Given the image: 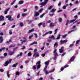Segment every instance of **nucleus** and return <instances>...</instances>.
<instances>
[{
    "label": "nucleus",
    "instance_id": "59",
    "mask_svg": "<svg viewBox=\"0 0 80 80\" xmlns=\"http://www.w3.org/2000/svg\"><path fill=\"white\" fill-rule=\"evenodd\" d=\"M63 70H64V68L62 67L61 68V71H63Z\"/></svg>",
    "mask_w": 80,
    "mask_h": 80
},
{
    "label": "nucleus",
    "instance_id": "38",
    "mask_svg": "<svg viewBox=\"0 0 80 80\" xmlns=\"http://www.w3.org/2000/svg\"><path fill=\"white\" fill-rule=\"evenodd\" d=\"M20 17V14H18L17 16V18H19Z\"/></svg>",
    "mask_w": 80,
    "mask_h": 80
},
{
    "label": "nucleus",
    "instance_id": "46",
    "mask_svg": "<svg viewBox=\"0 0 80 80\" xmlns=\"http://www.w3.org/2000/svg\"><path fill=\"white\" fill-rule=\"evenodd\" d=\"M54 56L56 57H58V53H54Z\"/></svg>",
    "mask_w": 80,
    "mask_h": 80
},
{
    "label": "nucleus",
    "instance_id": "9",
    "mask_svg": "<svg viewBox=\"0 0 80 80\" xmlns=\"http://www.w3.org/2000/svg\"><path fill=\"white\" fill-rule=\"evenodd\" d=\"M49 62L48 61H46L44 62V64L45 65V67L47 66V67H48V64H49Z\"/></svg>",
    "mask_w": 80,
    "mask_h": 80
},
{
    "label": "nucleus",
    "instance_id": "55",
    "mask_svg": "<svg viewBox=\"0 0 80 80\" xmlns=\"http://www.w3.org/2000/svg\"><path fill=\"white\" fill-rule=\"evenodd\" d=\"M76 28V26H73V27H72V28H71V29H73V28Z\"/></svg>",
    "mask_w": 80,
    "mask_h": 80
},
{
    "label": "nucleus",
    "instance_id": "63",
    "mask_svg": "<svg viewBox=\"0 0 80 80\" xmlns=\"http://www.w3.org/2000/svg\"><path fill=\"white\" fill-rule=\"evenodd\" d=\"M37 49H35L34 50V51H33L34 53H36L37 52Z\"/></svg>",
    "mask_w": 80,
    "mask_h": 80
},
{
    "label": "nucleus",
    "instance_id": "8",
    "mask_svg": "<svg viewBox=\"0 0 80 80\" xmlns=\"http://www.w3.org/2000/svg\"><path fill=\"white\" fill-rule=\"evenodd\" d=\"M4 20V17L2 15L0 16V21H3Z\"/></svg>",
    "mask_w": 80,
    "mask_h": 80
},
{
    "label": "nucleus",
    "instance_id": "57",
    "mask_svg": "<svg viewBox=\"0 0 80 80\" xmlns=\"http://www.w3.org/2000/svg\"><path fill=\"white\" fill-rule=\"evenodd\" d=\"M41 56H42V57H44L45 56V54H42Z\"/></svg>",
    "mask_w": 80,
    "mask_h": 80
},
{
    "label": "nucleus",
    "instance_id": "43",
    "mask_svg": "<svg viewBox=\"0 0 80 80\" xmlns=\"http://www.w3.org/2000/svg\"><path fill=\"white\" fill-rule=\"evenodd\" d=\"M20 26L21 27H23V23L21 22L20 23Z\"/></svg>",
    "mask_w": 80,
    "mask_h": 80
},
{
    "label": "nucleus",
    "instance_id": "26",
    "mask_svg": "<svg viewBox=\"0 0 80 80\" xmlns=\"http://www.w3.org/2000/svg\"><path fill=\"white\" fill-rule=\"evenodd\" d=\"M42 25L43 28H45V23L42 22Z\"/></svg>",
    "mask_w": 80,
    "mask_h": 80
},
{
    "label": "nucleus",
    "instance_id": "24",
    "mask_svg": "<svg viewBox=\"0 0 80 80\" xmlns=\"http://www.w3.org/2000/svg\"><path fill=\"white\" fill-rule=\"evenodd\" d=\"M45 13H43L39 17L40 18H42L43 17V16H44V15H45Z\"/></svg>",
    "mask_w": 80,
    "mask_h": 80
},
{
    "label": "nucleus",
    "instance_id": "11",
    "mask_svg": "<svg viewBox=\"0 0 80 80\" xmlns=\"http://www.w3.org/2000/svg\"><path fill=\"white\" fill-rule=\"evenodd\" d=\"M34 31V29H32L30 30L28 32V34H29L30 33H31V32H33Z\"/></svg>",
    "mask_w": 80,
    "mask_h": 80
},
{
    "label": "nucleus",
    "instance_id": "54",
    "mask_svg": "<svg viewBox=\"0 0 80 80\" xmlns=\"http://www.w3.org/2000/svg\"><path fill=\"white\" fill-rule=\"evenodd\" d=\"M79 42H80V40H77L76 42V43H77L78 44V43H79Z\"/></svg>",
    "mask_w": 80,
    "mask_h": 80
},
{
    "label": "nucleus",
    "instance_id": "16",
    "mask_svg": "<svg viewBox=\"0 0 80 80\" xmlns=\"http://www.w3.org/2000/svg\"><path fill=\"white\" fill-rule=\"evenodd\" d=\"M3 41V37H0V42H2Z\"/></svg>",
    "mask_w": 80,
    "mask_h": 80
},
{
    "label": "nucleus",
    "instance_id": "40",
    "mask_svg": "<svg viewBox=\"0 0 80 80\" xmlns=\"http://www.w3.org/2000/svg\"><path fill=\"white\" fill-rule=\"evenodd\" d=\"M16 75H19V74H20V72H17L16 73Z\"/></svg>",
    "mask_w": 80,
    "mask_h": 80
},
{
    "label": "nucleus",
    "instance_id": "36",
    "mask_svg": "<svg viewBox=\"0 0 80 80\" xmlns=\"http://www.w3.org/2000/svg\"><path fill=\"white\" fill-rule=\"evenodd\" d=\"M18 48V47H16V48H14L13 49V52H15V50H17V49Z\"/></svg>",
    "mask_w": 80,
    "mask_h": 80
},
{
    "label": "nucleus",
    "instance_id": "48",
    "mask_svg": "<svg viewBox=\"0 0 80 80\" xmlns=\"http://www.w3.org/2000/svg\"><path fill=\"white\" fill-rule=\"evenodd\" d=\"M16 0H15L11 4V5H13L14 3H15V1H16Z\"/></svg>",
    "mask_w": 80,
    "mask_h": 80
},
{
    "label": "nucleus",
    "instance_id": "28",
    "mask_svg": "<svg viewBox=\"0 0 80 80\" xmlns=\"http://www.w3.org/2000/svg\"><path fill=\"white\" fill-rule=\"evenodd\" d=\"M22 3H23V1H21L19 2V4H22Z\"/></svg>",
    "mask_w": 80,
    "mask_h": 80
},
{
    "label": "nucleus",
    "instance_id": "60",
    "mask_svg": "<svg viewBox=\"0 0 80 80\" xmlns=\"http://www.w3.org/2000/svg\"><path fill=\"white\" fill-rule=\"evenodd\" d=\"M34 35L35 36L36 38H37L38 37V36L37 35V33H34Z\"/></svg>",
    "mask_w": 80,
    "mask_h": 80
},
{
    "label": "nucleus",
    "instance_id": "37",
    "mask_svg": "<svg viewBox=\"0 0 80 80\" xmlns=\"http://www.w3.org/2000/svg\"><path fill=\"white\" fill-rule=\"evenodd\" d=\"M58 22H62V18H60L59 19Z\"/></svg>",
    "mask_w": 80,
    "mask_h": 80
},
{
    "label": "nucleus",
    "instance_id": "5",
    "mask_svg": "<svg viewBox=\"0 0 80 80\" xmlns=\"http://www.w3.org/2000/svg\"><path fill=\"white\" fill-rule=\"evenodd\" d=\"M49 33H50V34H52V31H50L49 32H46L45 34H43L42 35V36L43 37H44V36H45V35H47V34H48Z\"/></svg>",
    "mask_w": 80,
    "mask_h": 80
},
{
    "label": "nucleus",
    "instance_id": "25",
    "mask_svg": "<svg viewBox=\"0 0 80 80\" xmlns=\"http://www.w3.org/2000/svg\"><path fill=\"white\" fill-rule=\"evenodd\" d=\"M43 8H41V9H40L38 12H39V13H42V11H43Z\"/></svg>",
    "mask_w": 80,
    "mask_h": 80
},
{
    "label": "nucleus",
    "instance_id": "58",
    "mask_svg": "<svg viewBox=\"0 0 80 80\" xmlns=\"http://www.w3.org/2000/svg\"><path fill=\"white\" fill-rule=\"evenodd\" d=\"M74 32V30H72V31H71L69 32H68V33H71V32Z\"/></svg>",
    "mask_w": 80,
    "mask_h": 80
},
{
    "label": "nucleus",
    "instance_id": "34",
    "mask_svg": "<svg viewBox=\"0 0 80 80\" xmlns=\"http://www.w3.org/2000/svg\"><path fill=\"white\" fill-rule=\"evenodd\" d=\"M32 68L33 70H34V69L35 70H36V69H37V67L35 66H33L32 67Z\"/></svg>",
    "mask_w": 80,
    "mask_h": 80
},
{
    "label": "nucleus",
    "instance_id": "64",
    "mask_svg": "<svg viewBox=\"0 0 80 80\" xmlns=\"http://www.w3.org/2000/svg\"><path fill=\"white\" fill-rule=\"evenodd\" d=\"M7 55H8V54H7V53H4V56H6Z\"/></svg>",
    "mask_w": 80,
    "mask_h": 80
},
{
    "label": "nucleus",
    "instance_id": "52",
    "mask_svg": "<svg viewBox=\"0 0 80 80\" xmlns=\"http://www.w3.org/2000/svg\"><path fill=\"white\" fill-rule=\"evenodd\" d=\"M39 73H40V71H38L37 72V73L36 74L37 76H38L39 75Z\"/></svg>",
    "mask_w": 80,
    "mask_h": 80
},
{
    "label": "nucleus",
    "instance_id": "51",
    "mask_svg": "<svg viewBox=\"0 0 80 80\" xmlns=\"http://www.w3.org/2000/svg\"><path fill=\"white\" fill-rule=\"evenodd\" d=\"M1 49L2 50H2H5V49H6V48H5V47H3Z\"/></svg>",
    "mask_w": 80,
    "mask_h": 80
},
{
    "label": "nucleus",
    "instance_id": "41",
    "mask_svg": "<svg viewBox=\"0 0 80 80\" xmlns=\"http://www.w3.org/2000/svg\"><path fill=\"white\" fill-rule=\"evenodd\" d=\"M34 9L35 10H38V7L37 6H36L34 8Z\"/></svg>",
    "mask_w": 80,
    "mask_h": 80
},
{
    "label": "nucleus",
    "instance_id": "61",
    "mask_svg": "<svg viewBox=\"0 0 80 80\" xmlns=\"http://www.w3.org/2000/svg\"><path fill=\"white\" fill-rule=\"evenodd\" d=\"M60 43L61 44H62V43H63L64 42H63V41H62V40H61L60 41Z\"/></svg>",
    "mask_w": 80,
    "mask_h": 80
},
{
    "label": "nucleus",
    "instance_id": "19",
    "mask_svg": "<svg viewBox=\"0 0 80 80\" xmlns=\"http://www.w3.org/2000/svg\"><path fill=\"white\" fill-rule=\"evenodd\" d=\"M57 10V9H55L54 8H52L51 11V12H52V13H53V12H54L55 11H56Z\"/></svg>",
    "mask_w": 80,
    "mask_h": 80
},
{
    "label": "nucleus",
    "instance_id": "17",
    "mask_svg": "<svg viewBox=\"0 0 80 80\" xmlns=\"http://www.w3.org/2000/svg\"><path fill=\"white\" fill-rule=\"evenodd\" d=\"M9 8H8L6 10H5L4 11V14H7V12H8V10H9Z\"/></svg>",
    "mask_w": 80,
    "mask_h": 80
},
{
    "label": "nucleus",
    "instance_id": "53",
    "mask_svg": "<svg viewBox=\"0 0 80 80\" xmlns=\"http://www.w3.org/2000/svg\"><path fill=\"white\" fill-rule=\"evenodd\" d=\"M30 62V60H28V61H26L25 62V63H28V62Z\"/></svg>",
    "mask_w": 80,
    "mask_h": 80
},
{
    "label": "nucleus",
    "instance_id": "47",
    "mask_svg": "<svg viewBox=\"0 0 80 80\" xmlns=\"http://www.w3.org/2000/svg\"><path fill=\"white\" fill-rule=\"evenodd\" d=\"M43 22H40V23H39L38 24V26H41V25H42V23Z\"/></svg>",
    "mask_w": 80,
    "mask_h": 80
},
{
    "label": "nucleus",
    "instance_id": "4",
    "mask_svg": "<svg viewBox=\"0 0 80 80\" xmlns=\"http://www.w3.org/2000/svg\"><path fill=\"white\" fill-rule=\"evenodd\" d=\"M64 49H63V47H61V48L59 49V53H62L63 52Z\"/></svg>",
    "mask_w": 80,
    "mask_h": 80
},
{
    "label": "nucleus",
    "instance_id": "10",
    "mask_svg": "<svg viewBox=\"0 0 80 80\" xmlns=\"http://www.w3.org/2000/svg\"><path fill=\"white\" fill-rule=\"evenodd\" d=\"M39 15H40V13H39L38 12H35L34 16H35V17H37V16H38Z\"/></svg>",
    "mask_w": 80,
    "mask_h": 80
},
{
    "label": "nucleus",
    "instance_id": "22",
    "mask_svg": "<svg viewBox=\"0 0 80 80\" xmlns=\"http://www.w3.org/2000/svg\"><path fill=\"white\" fill-rule=\"evenodd\" d=\"M40 67H41V65H40V64H38L37 66V70H38L39 68H40Z\"/></svg>",
    "mask_w": 80,
    "mask_h": 80
},
{
    "label": "nucleus",
    "instance_id": "50",
    "mask_svg": "<svg viewBox=\"0 0 80 80\" xmlns=\"http://www.w3.org/2000/svg\"><path fill=\"white\" fill-rule=\"evenodd\" d=\"M53 15H54V14L52 13V14H49V15L50 16H51V17H53Z\"/></svg>",
    "mask_w": 80,
    "mask_h": 80
},
{
    "label": "nucleus",
    "instance_id": "42",
    "mask_svg": "<svg viewBox=\"0 0 80 80\" xmlns=\"http://www.w3.org/2000/svg\"><path fill=\"white\" fill-rule=\"evenodd\" d=\"M47 66H45V68H44V69L43 70V71L44 72H46V69H47Z\"/></svg>",
    "mask_w": 80,
    "mask_h": 80
},
{
    "label": "nucleus",
    "instance_id": "20",
    "mask_svg": "<svg viewBox=\"0 0 80 80\" xmlns=\"http://www.w3.org/2000/svg\"><path fill=\"white\" fill-rule=\"evenodd\" d=\"M50 27H54L55 26V25L53 24V23H51L49 24Z\"/></svg>",
    "mask_w": 80,
    "mask_h": 80
},
{
    "label": "nucleus",
    "instance_id": "62",
    "mask_svg": "<svg viewBox=\"0 0 80 80\" xmlns=\"http://www.w3.org/2000/svg\"><path fill=\"white\" fill-rule=\"evenodd\" d=\"M67 7L66 6H63V9H66Z\"/></svg>",
    "mask_w": 80,
    "mask_h": 80
},
{
    "label": "nucleus",
    "instance_id": "12",
    "mask_svg": "<svg viewBox=\"0 0 80 80\" xmlns=\"http://www.w3.org/2000/svg\"><path fill=\"white\" fill-rule=\"evenodd\" d=\"M18 63H17L15 64H13L12 66V67H17V65H18Z\"/></svg>",
    "mask_w": 80,
    "mask_h": 80
},
{
    "label": "nucleus",
    "instance_id": "14",
    "mask_svg": "<svg viewBox=\"0 0 80 80\" xmlns=\"http://www.w3.org/2000/svg\"><path fill=\"white\" fill-rule=\"evenodd\" d=\"M46 4H47V3L44 1V2H42V3L41 4V5H43V6H45Z\"/></svg>",
    "mask_w": 80,
    "mask_h": 80
},
{
    "label": "nucleus",
    "instance_id": "39",
    "mask_svg": "<svg viewBox=\"0 0 80 80\" xmlns=\"http://www.w3.org/2000/svg\"><path fill=\"white\" fill-rule=\"evenodd\" d=\"M15 47V45L14 44L13 45H11L9 46V48H10L11 47Z\"/></svg>",
    "mask_w": 80,
    "mask_h": 80
},
{
    "label": "nucleus",
    "instance_id": "29",
    "mask_svg": "<svg viewBox=\"0 0 80 80\" xmlns=\"http://www.w3.org/2000/svg\"><path fill=\"white\" fill-rule=\"evenodd\" d=\"M7 75L8 77H10V74H9V71L7 72Z\"/></svg>",
    "mask_w": 80,
    "mask_h": 80
},
{
    "label": "nucleus",
    "instance_id": "44",
    "mask_svg": "<svg viewBox=\"0 0 80 80\" xmlns=\"http://www.w3.org/2000/svg\"><path fill=\"white\" fill-rule=\"evenodd\" d=\"M73 46V44H71L69 46V47H72Z\"/></svg>",
    "mask_w": 80,
    "mask_h": 80
},
{
    "label": "nucleus",
    "instance_id": "7",
    "mask_svg": "<svg viewBox=\"0 0 80 80\" xmlns=\"http://www.w3.org/2000/svg\"><path fill=\"white\" fill-rule=\"evenodd\" d=\"M54 71H55V69H54L53 70L50 71L49 72H48V71H45V73L46 74H48V73H51V72H54Z\"/></svg>",
    "mask_w": 80,
    "mask_h": 80
},
{
    "label": "nucleus",
    "instance_id": "35",
    "mask_svg": "<svg viewBox=\"0 0 80 80\" xmlns=\"http://www.w3.org/2000/svg\"><path fill=\"white\" fill-rule=\"evenodd\" d=\"M27 15V13H23L22 14V17H24Z\"/></svg>",
    "mask_w": 80,
    "mask_h": 80
},
{
    "label": "nucleus",
    "instance_id": "33",
    "mask_svg": "<svg viewBox=\"0 0 80 80\" xmlns=\"http://www.w3.org/2000/svg\"><path fill=\"white\" fill-rule=\"evenodd\" d=\"M67 36V34H65L62 36V38H65Z\"/></svg>",
    "mask_w": 80,
    "mask_h": 80
},
{
    "label": "nucleus",
    "instance_id": "23",
    "mask_svg": "<svg viewBox=\"0 0 80 80\" xmlns=\"http://www.w3.org/2000/svg\"><path fill=\"white\" fill-rule=\"evenodd\" d=\"M28 57H31L32 56V53H31V52H29L28 53Z\"/></svg>",
    "mask_w": 80,
    "mask_h": 80
},
{
    "label": "nucleus",
    "instance_id": "18",
    "mask_svg": "<svg viewBox=\"0 0 80 80\" xmlns=\"http://www.w3.org/2000/svg\"><path fill=\"white\" fill-rule=\"evenodd\" d=\"M49 38H53V39H54V40H55V38H54V36L53 35H52L51 37H49Z\"/></svg>",
    "mask_w": 80,
    "mask_h": 80
},
{
    "label": "nucleus",
    "instance_id": "27",
    "mask_svg": "<svg viewBox=\"0 0 80 80\" xmlns=\"http://www.w3.org/2000/svg\"><path fill=\"white\" fill-rule=\"evenodd\" d=\"M38 43L37 42H34L32 43H31V45H34V44H37Z\"/></svg>",
    "mask_w": 80,
    "mask_h": 80
},
{
    "label": "nucleus",
    "instance_id": "31",
    "mask_svg": "<svg viewBox=\"0 0 80 80\" xmlns=\"http://www.w3.org/2000/svg\"><path fill=\"white\" fill-rule=\"evenodd\" d=\"M57 30H58V29H56L54 31V35L57 34Z\"/></svg>",
    "mask_w": 80,
    "mask_h": 80
},
{
    "label": "nucleus",
    "instance_id": "3",
    "mask_svg": "<svg viewBox=\"0 0 80 80\" xmlns=\"http://www.w3.org/2000/svg\"><path fill=\"white\" fill-rule=\"evenodd\" d=\"M39 57V54L38 52H36L33 55V57H35V58Z\"/></svg>",
    "mask_w": 80,
    "mask_h": 80
},
{
    "label": "nucleus",
    "instance_id": "2",
    "mask_svg": "<svg viewBox=\"0 0 80 80\" xmlns=\"http://www.w3.org/2000/svg\"><path fill=\"white\" fill-rule=\"evenodd\" d=\"M76 20V19H73L72 20L70 21H69V20H67V22L66 23V25H67L68 23H71L74 22H75Z\"/></svg>",
    "mask_w": 80,
    "mask_h": 80
},
{
    "label": "nucleus",
    "instance_id": "13",
    "mask_svg": "<svg viewBox=\"0 0 80 80\" xmlns=\"http://www.w3.org/2000/svg\"><path fill=\"white\" fill-rule=\"evenodd\" d=\"M57 47L58 46V42H56L54 44V47Z\"/></svg>",
    "mask_w": 80,
    "mask_h": 80
},
{
    "label": "nucleus",
    "instance_id": "15",
    "mask_svg": "<svg viewBox=\"0 0 80 80\" xmlns=\"http://www.w3.org/2000/svg\"><path fill=\"white\" fill-rule=\"evenodd\" d=\"M27 22H28V24H30L31 23L33 22V20L29 21V20L27 21Z\"/></svg>",
    "mask_w": 80,
    "mask_h": 80
},
{
    "label": "nucleus",
    "instance_id": "1",
    "mask_svg": "<svg viewBox=\"0 0 80 80\" xmlns=\"http://www.w3.org/2000/svg\"><path fill=\"white\" fill-rule=\"evenodd\" d=\"M12 59H9V61H6V62H5V64L4 65V67L8 66V64H9V63H10V62H12Z\"/></svg>",
    "mask_w": 80,
    "mask_h": 80
},
{
    "label": "nucleus",
    "instance_id": "21",
    "mask_svg": "<svg viewBox=\"0 0 80 80\" xmlns=\"http://www.w3.org/2000/svg\"><path fill=\"white\" fill-rule=\"evenodd\" d=\"M60 36H61V35L60 34L58 35V37L56 38V39H57V40H59L60 38Z\"/></svg>",
    "mask_w": 80,
    "mask_h": 80
},
{
    "label": "nucleus",
    "instance_id": "45",
    "mask_svg": "<svg viewBox=\"0 0 80 80\" xmlns=\"http://www.w3.org/2000/svg\"><path fill=\"white\" fill-rule=\"evenodd\" d=\"M63 11V10H59L58 11H57V13H59V12H62Z\"/></svg>",
    "mask_w": 80,
    "mask_h": 80
},
{
    "label": "nucleus",
    "instance_id": "56",
    "mask_svg": "<svg viewBox=\"0 0 80 80\" xmlns=\"http://www.w3.org/2000/svg\"><path fill=\"white\" fill-rule=\"evenodd\" d=\"M13 53H14V52L13 51V52H12L11 53H10V55H13Z\"/></svg>",
    "mask_w": 80,
    "mask_h": 80
},
{
    "label": "nucleus",
    "instance_id": "30",
    "mask_svg": "<svg viewBox=\"0 0 80 80\" xmlns=\"http://www.w3.org/2000/svg\"><path fill=\"white\" fill-rule=\"evenodd\" d=\"M41 63L40 61H38L36 63V65H38H38H40Z\"/></svg>",
    "mask_w": 80,
    "mask_h": 80
},
{
    "label": "nucleus",
    "instance_id": "49",
    "mask_svg": "<svg viewBox=\"0 0 80 80\" xmlns=\"http://www.w3.org/2000/svg\"><path fill=\"white\" fill-rule=\"evenodd\" d=\"M11 18H12V17L11 16H9L8 19V20L10 21L11 20Z\"/></svg>",
    "mask_w": 80,
    "mask_h": 80
},
{
    "label": "nucleus",
    "instance_id": "6",
    "mask_svg": "<svg viewBox=\"0 0 80 80\" xmlns=\"http://www.w3.org/2000/svg\"><path fill=\"white\" fill-rule=\"evenodd\" d=\"M75 58V56H73L69 60V62H73L74 61V59Z\"/></svg>",
    "mask_w": 80,
    "mask_h": 80
},
{
    "label": "nucleus",
    "instance_id": "32",
    "mask_svg": "<svg viewBox=\"0 0 80 80\" xmlns=\"http://www.w3.org/2000/svg\"><path fill=\"white\" fill-rule=\"evenodd\" d=\"M53 8V6H51L50 7L48 8V10H51Z\"/></svg>",
    "mask_w": 80,
    "mask_h": 80
}]
</instances>
